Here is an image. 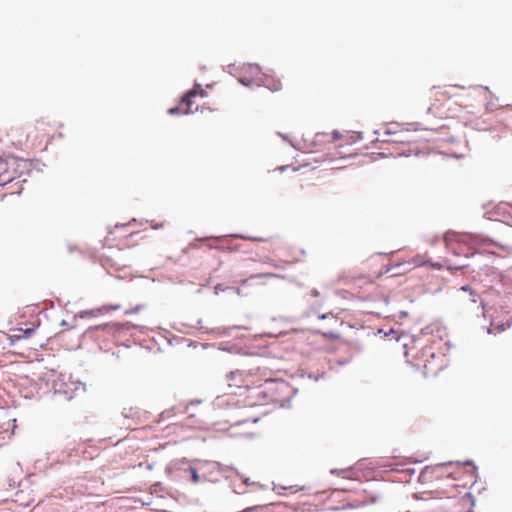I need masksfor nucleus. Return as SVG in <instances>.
Masks as SVG:
<instances>
[{"mask_svg":"<svg viewBox=\"0 0 512 512\" xmlns=\"http://www.w3.org/2000/svg\"><path fill=\"white\" fill-rule=\"evenodd\" d=\"M189 473H190V477H191V481L193 483H199L200 482V475L198 474L197 470L195 468H190L189 469Z\"/></svg>","mask_w":512,"mask_h":512,"instance_id":"10","label":"nucleus"},{"mask_svg":"<svg viewBox=\"0 0 512 512\" xmlns=\"http://www.w3.org/2000/svg\"><path fill=\"white\" fill-rule=\"evenodd\" d=\"M240 81H241L242 84H245V85L249 84L248 82H245L243 79H240Z\"/></svg>","mask_w":512,"mask_h":512,"instance_id":"21","label":"nucleus"},{"mask_svg":"<svg viewBox=\"0 0 512 512\" xmlns=\"http://www.w3.org/2000/svg\"><path fill=\"white\" fill-rule=\"evenodd\" d=\"M475 467L474 466H469L468 470H467V478L468 480L463 484V487L467 486L469 483L470 484H473L476 480V475H475Z\"/></svg>","mask_w":512,"mask_h":512,"instance_id":"9","label":"nucleus"},{"mask_svg":"<svg viewBox=\"0 0 512 512\" xmlns=\"http://www.w3.org/2000/svg\"><path fill=\"white\" fill-rule=\"evenodd\" d=\"M404 354L415 366L422 368L427 376L437 375L445 366L444 355L436 353L431 345L422 346L413 341L412 346L405 350Z\"/></svg>","mask_w":512,"mask_h":512,"instance_id":"2","label":"nucleus"},{"mask_svg":"<svg viewBox=\"0 0 512 512\" xmlns=\"http://www.w3.org/2000/svg\"><path fill=\"white\" fill-rule=\"evenodd\" d=\"M3 133L0 131V142L2 141Z\"/></svg>","mask_w":512,"mask_h":512,"instance_id":"22","label":"nucleus"},{"mask_svg":"<svg viewBox=\"0 0 512 512\" xmlns=\"http://www.w3.org/2000/svg\"><path fill=\"white\" fill-rule=\"evenodd\" d=\"M339 138H340L339 132H337V131L333 132V140H337Z\"/></svg>","mask_w":512,"mask_h":512,"instance_id":"16","label":"nucleus"},{"mask_svg":"<svg viewBox=\"0 0 512 512\" xmlns=\"http://www.w3.org/2000/svg\"><path fill=\"white\" fill-rule=\"evenodd\" d=\"M229 386L247 391L256 389L263 400L274 401L280 392L287 388L284 381L265 377L259 368L254 370H236L228 375Z\"/></svg>","mask_w":512,"mask_h":512,"instance_id":"1","label":"nucleus"},{"mask_svg":"<svg viewBox=\"0 0 512 512\" xmlns=\"http://www.w3.org/2000/svg\"><path fill=\"white\" fill-rule=\"evenodd\" d=\"M277 275L276 274H273V273H266V274H260L258 275L257 277H266V278H271V277H276Z\"/></svg>","mask_w":512,"mask_h":512,"instance_id":"12","label":"nucleus"},{"mask_svg":"<svg viewBox=\"0 0 512 512\" xmlns=\"http://www.w3.org/2000/svg\"><path fill=\"white\" fill-rule=\"evenodd\" d=\"M461 290H463V291H470V288L468 286H463V287H461Z\"/></svg>","mask_w":512,"mask_h":512,"instance_id":"19","label":"nucleus"},{"mask_svg":"<svg viewBox=\"0 0 512 512\" xmlns=\"http://www.w3.org/2000/svg\"><path fill=\"white\" fill-rule=\"evenodd\" d=\"M28 162L23 158L8 156L0 157V186H4L28 169Z\"/></svg>","mask_w":512,"mask_h":512,"instance_id":"4","label":"nucleus"},{"mask_svg":"<svg viewBox=\"0 0 512 512\" xmlns=\"http://www.w3.org/2000/svg\"><path fill=\"white\" fill-rule=\"evenodd\" d=\"M501 247H502L505 251H507V252H511V251H512V245H511V244L502 245Z\"/></svg>","mask_w":512,"mask_h":512,"instance_id":"13","label":"nucleus"},{"mask_svg":"<svg viewBox=\"0 0 512 512\" xmlns=\"http://www.w3.org/2000/svg\"><path fill=\"white\" fill-rule=\"evenodd\" d=\"M200 96L205 97L206 91L201 87L200 84H195L193 89L189 90L185 95L182 97L181 102L179 104V107L171 108L169 110V113L175 114L177 112H182L184 114L193 113L198 109V106L193 108L194 105V98Z\"/></svg>","mask_w":512,"mask_h":512,"instance_id":"6","label":"nucleus"},{"mask_svg":"<svg viewBox=\"0 0 512 512\" xmlns=\"http://www.w3.org/2000/svg\"><path fill=\"white\" fill-rule=\"evenodd\" d=\"M330 315H331V316H333L331 313H328V314H322V315H319V317H318V318H319V319H326V318H328Z\"/></svg>","mask_w":512,"mask_h":512,"instance_id":"15","label":"nucleus"},{"mask_svg":"<svg viewBox=\"0 0 512 512\" xmlns=\"http://www.w3.org/2000/svg\"><path fill=\"white\" fill-rule=\"evenodd\" d=\"M248 69L251 71V72H258L259 71V68L257 66H253V65H249L248 66Z\"/></svg>","mask_w":512,"mask_h":512,"instance_id":"14","label":"nucleus"},{"mask_svg":"<svg viewBox=\"0 0 512 512\" xmlns=\"http://www.w3.org/2000/svg\"><path fill=\"white\" fill-rule=\"evenodd\" d=\"M445 246L454 255L468 256L476 245V237L471 234L447 232L444 236Z\"/></svg>","mask_w":512,"mask_h":512,"instance_id":"3","label":"nucleus"},{"mask_svg":"<svg viewBox=\"0 0 512 512\" xmlns=\"http://www.w3.org/2000/svg\"><path fill=\"white\" fill-rule=\"evenodd\" d=\"M432 266L436 269H441L442 268V265L439 264V263H435V264H432Z\"/></svg>","mask_w":512,"mask_h":512,"instance_id":"17","label":"nucleus"},{"mask_svg":"<svg viewBox=\"0 0 512 512\" xmlns=\"http://www.w3.org/2000/svg\"><path fill=\"white\" fill-rule=\"evenodd\" d=\"M470 294L473 296L472 301H473L474 303H476V302H477V300H476V298H475V296H474L473 292H472V291H470Z\"/></svg>","mask_w":512,"mask_h":512,"instance_id":"20","label":"nucleus"},{"mask_svg":"<svg viewBox=\"0 0 512 512\" xmlns=\"http://www.w3.org/2000/svg\"><path fill=\"white\" fill-rule=\"evenodd\" d=\"M52 129L47 123V126L45 127V131H37L34 132L31 136V145L30 148H35L42 144L43 140L48 138L50 136Z\"/></svg>","mask_w":512,"mask_h":512,"instance_id":"8","label":"nucleus"},{"mask_svg":"<svg viewBox=\"0 0 512 512\" xmlns=\"http://www.w3.org/2000/svg\"><path fill=\"white\" fill-rule=\"evenodd\" d=\"M16 429V418L7 410L0 409V446L9 439Z\"/></svg>","mask_w":512,"mask_h":512,"instance_id":"7","label":"nucleus"},{"mask_svg":"<svg viewBox=\"0 0 512 512\" xmlns=\"http://www.w3.org/2000/svg\"><path fill=\"white\" fill-rule=\"evenodd\" d=\"M311 294L317 297L319 295V292L317 290H312Z\"/></svg>","mask_w":512,"mask_h":512,"instance_id":"18","label":"nucleus"},{"mask_svg":"<svg viewBox=\"0 0 512 512\" xmlns=\"http://www.w3.org/2000/svg\"><path fill=\"white\" fill-rule=\"evenodd\" d=\"M47 122L44 120H38L33 126L24 127H12L7 136L11 144L17 148L24 149L31 145V136L34 132L45 131Z\"/></svg>","mask_w":512,"mask_h":512,"instance_id":"5","label":"nucleus"},{"mask_svg":"<svg viewBox=\"0 0 512 512\" xmlns=\"http://www.w3.org/2000/svg\"><path fill=\"white\" fill-rule=\"evenodd\" d=\"M269 89L273 91H278L281 89L282 84L279 81H274L272 85H267Z\"/></svg>","mask_w":512,"mask_h":512,"instance_id":"11","label":"nucleus"}]
</instances>
